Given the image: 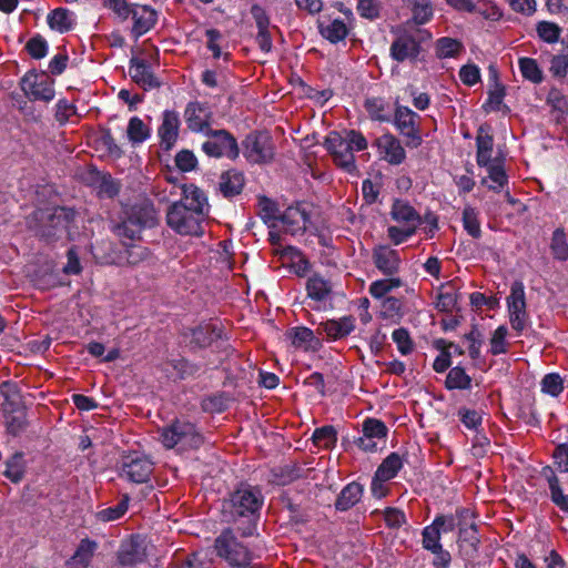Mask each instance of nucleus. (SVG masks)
Listing matches in <instances>:
<instances>
[{
    "mask_svg": "<svg viewBox=\"0 0 568 568\" xmlns=\"http://www.w3.org/2000/svg\"><path fill=\"white\" fill-rule=\"evenodd\" d=\"M207 213L209 203L203 191L190 184L183 187L182 199L168 209L166 222L179 234L200 236Z\"/></svg>",
    "mask_w": 568,
    "mask_h": 568,
    "instance_id": "obj_1",
    "label": "nucleus"
},
{
    "mask_svg": "<svg viewBox=\"0 0 568 568\" xmlns=\"http://www.w3.org/2000/svg\"><path fill=\"white\" fill-rule=\"evenodd\" d=\"M263 503L264 497L257 487L242 485L224 501L223 510L234 523L244 519L247 526L242 530V535L252 536Z\"/></svg>",
    "mask_w": 568,
    "mask_h": 568,
    "instance_id": "obj_2",
    "label": "nucleus"
},
{
    "mask_svg": "<svg viewBox=\"0 0 568 568\" xmlns=\"http://www.w3.org/2000/svg\"><path fill=\"white\" fill-rule=\"evenodd\" d=\"M160 440L168 449H197L203 444V436L196 427L184 420H175L160 432Z\"/></svg>",
    "mask_w": 568,
    "mask_h": 568,
    "instance_id": "obj_3",
    "label": "nucleus"
},
{
    "mask_svg": "<svg viewBox=\"0 0 568 568\" xmlns=\"http://www.w3.org/2000/svg\"><path fill=\"white\" fill-rule=\"evenodd\" d=\"M1 393L4 396L2 409L4 413L6 426L10 434L18 435L27 427V413L22 406L20 395L14 385L3 383Z\"/></svg>",
    "mask_w": 568,
    "mask_h": 568,
    "instance_id": "obj_4",
    "label": "nucleus"
},
{
    "mask_svg": "<svg viewBox=\"0 0 568 568\" xmlns=\"http://www.w3.org/2000/svg\"><path fill=\"white\" fill-rule=\"evenodd\" d=\"M217 555L234 567H246L252 555L245 545L240 542L231 529L222 531L215 539Z\"/></svg>",
    "mask_w": 568,
    "mask_h": 568,
    "instance_id": "obj_5",
    "label": "nucleus"
},
{
    "mask_svg": "<svg viewBox=\"0 0 568 568\" xmlns=\"http://www.w3.org/2000/svg\"><path fill=\"white\" fill-rule=\"evenodd\" d=\"M326 150L333 156L334 163L348 173H355L357 168L349 143L338 132H331L324 142Z\"/></svg>",
    "mask_w": 568,
    "mask_h": 568,
    "instance_id": "obj_6",
    "label": "nucleus"
},
{
    "mask_svg": "<svg viewBox=\"0 0 568 568\" xmlns=\"http://www.w3.org/2000/svg\"><path fill=\"white\" fill-rule=\"evenodd\" d=\"M507 306L511 327L518 333L523 332L528 321V314L526 312L525 287L521 282L516 281L511 284Z\"/></svg>",
    "mask_w": 568,
    "mask_h": 568,
    "instance_id": "obj_7",
    "label": "nucleus"
},
{
    "mask_svg": "<svg viewBox=\"0 0 568 568\" xmlns=\"http://www.w3.org/2000/svg\"><path fill=\"white\" fill-rule=\"evenodd\" d=\"M209 140L202 144V150L209 156L235 158L239 153L235 139L225 130L212 131L207 134Z\"/></svg>",
    "mask_w": 568,
    "mask_h": 568,
    "instance_id": "obj_8",
    "label": "nucleus"
},
{
    "mask_svg": "<svg viewBox=\"0 0 568 568\" xmlns=\"http://www.w3.org/2000/svg\"><path fill=\"white\" fill-rule=\"evenodd\" d=\"M21 88L33 100L49 102L54 98L53 81L45 73H27L22 78Z\"/></svg>",
    "mask_w": 568,
    "mask_h": 568,
    "instance_id": "obj_9",
    "label": "nucleus"
},
{
    "mask_svg": "<svg viewBox=\"0 0 568 568\" xmlns=\"http://www.w3.org/2000/svg\"><path fill=\"white\" fill-rule=\"evenodd\" d=\"M395 126L409 141L407 145L418 146L422 143L419 132V115L404 105H397L395 110Z\"/></svg>",
    "mask_w": 568,
    "mask_h": 568,
    "instance_id": "obj_10",
    "label": "nucleus"
},
{
    "mask_svg": "<svg viewBox=\"0 0 568 568\" xmlns=\"http://www.w3.org/2000/svg\"><path fill=\"white\" fill-rule=\"evenodd\" d=\"M212 110L209 104L190 102L184 110V120L193 132L211 133Z\"/></svg>",
    "mask_w": 568,
    "mask_h": 568,
    "instance_id": "obj_11",
    "label": "nucleus"
},
{
    "mask_svg": "<svg viewBox=\"0 0 568 568\" xmlns=\"http://www.w3.org/2000/svg\"><path fill=\"white\" fill-rule=\"evenodd\" d=\"M152 471V462L144 456L134 454L123 460L121 477L135 484H142L149 480Z\"/></svg>",
    "mask_w": 568,
    "mask_h": 568,
    "instance_id": "obj_12",
    "label": "nucleus"
},
{
    "mask_svg": "<svg viewBox=\"0 0 568 568\" xmlns=\"http://www.w3.org/2000/svg\"><path fill=\"white\" fill-rule=\"evenodd\" d=\"M455 529V518L444 515L437 516L434 521L423 529V547L426 550H440L442 532L453 531Z\"/></svg>",
    "mask_w": 568,
    "mask_h": 568,
    "instance_id": "obj_13",
    "label": "nucleus"
},
{
    "mask_svg": "<svg viewBox=\"0 0 568 568\" xmlns=\"http://www.w3.org/2000/svg\"><path fill=\"white\" fill-rule=\"evenodd\" d=\"M246 158L254 163H264L274 155L273 143L267 134H255L246 139Z\"/></svg>",
    "mask_w": 568,
    "mask_h": 568,
    "instance_id": "obj_14",
    "label": "nucleus"
},
{
    "mask_svg": "<svg viewBox=\"0 0 568 568\" xmlns=\"http://www.w3.org/2000/svg\"><path fill=\"white\" fill-rule=\"evenodd\" d=\"M118 561L121 566H134L145 560L146 548L144 540L139 536H132L123 541L118 551Z\"/></svg>",
    "mask_w": 568,
    "mask_h": 568,
    "instance_id": "obj_15",
    "label": "nucleus"
},
{
    "mask_svg": "<svg viewBox=\"0 0 568 568\" xmlns=\"http://www.w3.org/2000/svg\"><path fill=\"white\" fill-rule=\"evenodd\" d=\"M129 74L144 90L160 87V81L153 74L150 63L142 57H133L130 60Z\"/></svg>",
    "mask_w": 568,
    "mask_h": 568,
    "instance_id": "obj_16",
    "label": "nucleus"
},
{
    "mask_svg": "<svg viewBox=\"0 0 568 568\" xmlns=\"http://www.w3.org/2000/svg\"><path fill=\"white\" fill-rule=\"evenodd\" d=\"M70 212L64 207H55L50 213H41V219H45L47 223L41 227L42 237L51 240L63 233L69 224Z\"/></svg>",
    "mask_w": 568,
    "mask_h": 568,
    "instance_id": "obj_17",
    "label": "nucleus"
},
{
    "mask_svg": "<svg viewBox=\"0 0 568 568\" xmlns=\"http://www.w3.org/2000/svg\"><path fill=\"white\" fill-rule=\"evenodd\" d=\"M376 145L381 156L389 164L398 165L406 158V152L400 141L393 134H383L376 140Z\"/></svg>",
    "mask_w": 568,
    "mask_h": 568,
    "instance_id": "obj_18",
    "label": "nucleus"
},
{
    "mask_svg": "<svg viewBox=\"0 0 568 568\" xmlns=\"http://www.w3.org/2000/svg\"><path fill=\"white\" fill-rule=\"evenodd\" d=\"M130 18L133 21L132 33L135 38H139L154 27L158 13L149 6L133 4Z\"/></svg>",
    "mask_w": 568,
    "mask_h": 568,
    "instance_id": "obj_19",
    "label": "nucleus"
},
{
    "mask_svg": "<svg viewBox=\"0 0 568 568\" xmlns=\"http://www.w3.org/2000/svg\"><path fill=\"white\" fill-rule=\"evenodd\" d=\"M180 116L178 112L166 110L162 115V123L159 126L161 145L165 150L172 149L179 138Z\"/></svg>",
    "mask_w": 568,
    "mask_h": 568,
    "instance_id": "obj_20",
    "label": "nucleus"
},
{
    "mask_svg": "<svg viewBox=\"0 0 568 568\" xmlns=\"http://www.w3.org/2000/svg\"><path fill=\"white\" fill-rule=\"evenodd\" d=\"M354 329L355 318L349 315L321 323L317 332L325 333L328 339L337 341L348 336Z\"/></svg>",
    "mask_w": 568,
    "mask_h": 568,
    "instance_id": "obj_21",
    "label": "nucleus"
},
{
    "mask_svg": "<svg viewBox=\"0 0 568 568\" xmlns=\"http://www.w3.org/2000/svg\"><path fill=\"white\" fill-rule=\"evenodd\" d=\"M277 221H281L286 233L295 235L306 230L308 215L301 205L288 206Z\"/></svg>",
    "mask_w": 568,
    "mask_h": 568,
    "instance_id": "obj_22",
    "label": "nucleus"
},
{
    "mask_svg": "<svg viewBox=\"0 0 568 568\" xmlns=\"http://www.w3.org/2000/svg\"><path fill=\"white\" fill-rule=\"evenodd\" d=\"M476 162L479 166L488 165L491 162L500 160L499 158L493 159L494 138L490 133L489 126L481 125L478 129L476 136Z\"/></svg>",
    "mask_w": 568,
    "mask_h": 568,
    "instance_id": "obj_23",
    "label": "nucleus"
},
{
    "mask_svg": "<svg viewBox=\"0 0 568 568\" xmlns=\"http://www.w3.org/2000/svg\"><path fill=\"white\" fill-rule=\"evenodd\" d=\"M373 258L375 266L386 275H394L399 270L400 257L398 252L388 246L375 248Z\"/></svg>",
    "mask_w": 568,
    "mask_h": 568,
    "instance_id": "obj_24",
    "label": "nucleus"
},
{
    "mask_svg": "<svg viewBox=\"0 0 568 568\" xmlns=\"http://www.w3.org/2000/svg\"><path fill=\"white\" fill-rule=\"evenodd\" d=\"M419 53L418 42L410 36L398 37L390 47V54L394 60L403 62L415 59Z\"/></svg>",
    "mask_w": 568,
    "mask_h": 568,
    "instance_id": "obj_25",
    "label": "nucleus"
},
{
    "mask_svg": "<svg viewBox=\"0 0 568 568\" xmlns=\"http://www.w3.org/2000/svg\"><path fill=\"white\" fill-rule=\"evenodd\" d=\"M390 216L394 221L403 225H414L415 229L422 223V217L417 211L404 200H395L392 205Z\"/></svg>",
    "mask_w": 568,
    "mask_h": 568,
    "instance_id": "obj_26",
    "label": "nucleus"
},
{
    "mask_svg": "<svg viewBox=\"0 0 568 568\" xmlns=\"http://www.w3.org/2000/svg\"><path fill=\"white\" fill-rule=\"evenodd\" d=\"M190 343L196 347L203 348L210 346L215 339L221 337L222 328L212 323L201 324L192 329Z\"/></svg>",
    "mask_w": 568,
    "mask_h": 568,
    "instance_id": "obj_27",
    "label": "nucleus"
},
{
    "mask_svg": "<svg viewBox=\"0 0 568 568\" xmlns=\"http://www.w3.org/2000/svg\"><path fill=\"white\" fill-rule=\"evenodd\" d=\"M98 548V544L91 539H82L73 556L67 561L70 568H88Z\"/></svg>",
    "mask_w": 568,
    "mask_h": 568,
    "instance_id": "obj_28",
    "label": "nucleus"
},
{
    "mask_svg": "<svg viewBox=\"0 0 568 568\" xmlns=\"http://www.w3.org/2000/svg\"><path fill=\"white\" fill-rule=\"evenodd\" d=\"M483 168H486L488 176L481 180V184L487 185L488 189L495 192H500L508 183V176L503 160L500 159L488 165H483Z\"/></svg>",
    "mask_w": 568,
    "mask_h": 568,
    "instance_id": "obj_29",
    "label": "nucleus"
},
{
    "mask_svg": "<svg viewBox=\"0 0 568 568\" xmlns=\"http://www.w3.org/2000/svg\"><path fill=\"white\" fill-rule=\"evenodd\" d=\"M458 541L460 554L466 559H474L477 555L479 544L476 524H469V527L462 528Z\"/></svg>",
    "mask_w": 568,
    "mask_h": 568,
    "instance_id": "obj_30",
    "label": "nucleus"
},
{
    "mask_svg": "<svg viewBox=\"0 0 568 568\" xmlns=\"http://www.w3.org/2000/svg\"><path fill=\"white\" fill-rule=\"evenodd\" d=\"M292 344L304 351H315L320 347V341L314 336V332L307 327H293L287 334Z\"/></svg>",
    "mask_w": 568,
    "mask_h": 568,
    "instance_id": "obj_31",
    "label": "nucleus"
},
{
    "mask_svg": "<svg viewBox=\"0 0 568 568\" xmlns=\"http://www.w3.org/2000/svg\"><path fill=\"white\" fill-rule=\"evenodd\" d=\"M47 21L52 30L64 33L73 28L75 18L74 13L69 9L57 8L48 14Z\"/></svg>",
    "mask_w": 568,
    "mask_h": 568,
    "instance_id": "obj_32",
    "label": "nucleus"
},
{
    "mask_svg": "<svg viewBox=\"0 0 568 568\" xmlns=\"http://www.w3.org/2000/svg\"><path fill=\"white\" fill-rule=\"evenodd\" d=\"M219 186L225 197L235 196L243 190L244 175L236 170L226 171L221 175Z\"/></svg>",
    "mask_w": 568,
    "mask_h": 568,
    "instance_id": "obj_33",
    "label": "nucleus"
},
{
    "mask_svg": "<svg viewBox=\"0 0 568 568\" xmlns=\"http://www.w3.org/2000/svg\"><path fill=\"white\" fill-rule=\"evenodd\" d=\"M332 288V283L320 274H313L306 282L307 296L317 302L326 301Z\"/></svg>",
    "mask_w": 568,
    "mask_h": 568,
    "instance_id": "obj_34",
    "label": "nucleus"
},
{
    "mask_svg": "<svg viewBox=\"0 0 568 568\" xmlns=\"http://www.w3.org/2000/svg\"><path fill=\"white\" fill-rule=\"evenodd\" d=\"M542 476L546 478L552 503L558 506L562 511L568 513V495H564L557 476L551 467L542 469Z\"/></svg>",
    "mask_w": 568,
    "mask_h": 568,
    "instance_id": "obj_35",
    "label": "nucleus"
},
{
    "mask_svg": "<svg viewBox=\"0 0 568 568\" xmlns=\"http://www.w3.org/2000/svg\"><path fill=\"white\" fill-rule=\"evenodd\" d=\"M363 495V486L358 483H349L346 485L338 495L335 507L338 510L345 511L356 505Z\"/></svg>",
    "mask_w": 568,
    "mask_h": 568,
    "instance_id": "obj_36",
    "label": "nucleus"
},
{
    "mask_svg": "<svg viewBox=\"0 0 568 568\" xmlns=\"http://www.w3.org/2000/svg\"><path fill=\"white\" fill-rule=\"evenodd\" d=\"M404 6L412 11L413 21L416 24L427 23L434 16L430 0H402Z\"/></svg>",
    "mask_w": 568,
    "mask_h": 568,
    "instance_id": "obj_37",
    "label": "nucleus"
},
{
    "mask_svg": "<svg viewBox=\"0 0 568 568\" xmlns=\"http://www.w3.org/2000/svg\"><path fill=\"white\" fill-rule=\"evenodd\" d=\"M126 217L136 224L140 230L155 224V211L151 204L146 203L132 206Z\"/></svg>",
    "mask_w": 568,
    "mask_h": 568,
    "instance_id": "obj_38",
    "label": "nucleus"
},
{
    "mask_svg": "<svg viewBox=\"0 0 568 568\" xmlns=\"http://www.w3.org/2000/svg\"><path fill=\"white\" fill-rule=\"evenodd\" d=\"M151 133L150 128L138 116L129 120L126 128V135L132 144H140L149 139Z\"/></svg>",
    "mask_w": 568,
    "mask_h": 568,
    "instance_id": "obj_39",
    "label": "nucleus"
},
{
    "mask_svg": "<svg viewBox=\"0 0 568 568\" xmlns=\"http://www.w3.org/2000/svg\"><path fill=\"white\" fill-rule=\"evenodd\" d=\"M445 386L448 389H469L471 377L460 366L453 367L447 374Z\"/></svg>",
    "mask_w": 568,
    "mask_h": 568,
    "instance_id": "obj_40",
    "label": "nucleus"
},
{
    "mask_svg": "<svg viewBox=\"0 0 568 568\" xmlns=\"http://www.w3.org/2000/svg\"><path fill=\"white\" fill-rule=\"evenodd\" d=\"M467 12L477 13L484 19L491 21H496L501 18V11L499 8L489 0H477L476 2L471 1Z\"/></svg>",
    "mask_w": 568,
    "mask_h": 568,
    "instance_id": "obj_41",
    "label": "nucleus"
},
{
    "mask_svg": "<svg viewBox=\"0 0 568 568\" xmlns=\"http://www.w3.org/2000/svg\"><path fill=\"white\" fill-rule=\"evenodd\" d=\"M478 215V211L473 206L467 205L463 210V226L465 231L474 239H479L481 236Z\"/></svg>",
    "mask_w": 568,
    "mask_h": 568,
    "instance_id": "obj_42",
    "label": "nucleus"
},
{
    "mask_svg": "<svg viewBox=\"0 0 568 568\" xmlns=\"http://www.w3.org/2000/svg\"><path fill=\"white\" fill-rule=\"evenodd\" d=\"M403 467L402 457L397 453L387 456L376 470L378 478L392 479Z\"/></svg>",
    "mask_w": 568,
    "mask_h": 568,
    "instance_id": "obj_43",
    "label": "nucleus"
},
{
    "mask_svg": "<svg viewBox=\"0 0 568 568\" xmlns=\"http://www.w3.org/2000/svg\"><path fill=\"white\" fill-rule=\"evenodd\" d=\"M26 465L22 453H16L6 463L4 476L13 483H19L24 475Z\"/></svg>",
    "mask_w": 568,
    "mask_h": 568,
    "instance_id": "obj_44",
    "label": "nucleus"
},
{
    "mask_svg": "<svg viewBox=\"0 0 568 568\" xmlns=\"http://www.w3.org/2000/svg\"><path fill=\"white\" fill-rule=\"evenodd\" d=\"M312 439L315 446L328 449L335 446L337 442V433L333 426H323L315 429Z\"/></svg>",
    "mask_w": 568,
    "mask_h": 568,
    "instance_id": "obj_45",
    "label": "nucleus"
},
{
    "mask_svg": "<svg viewBox=\"0 0 568 568\" xmlns=\"http://www.w3.org/2000/svg\"><path fill=\"white\" fill-rule=\"evenodd\" d=\"M457 304V293L450 284H446L438 293L436 308L440 312H453Z\"/></svg>",
    "mask_w": 568,
    "mask_h": 568,
    "instance_id": "obj_46",
    "label": "nucleus"
},
{
    "mask_svg": "<svg viewBox=\"0 0 568 568\" xmlns=\"http://www.w3.org/2000/svg\"><path fill=\"white\" fill-rule=\"evenodd\" d=\"M550 248L555 258L559 261H566L568 258V243L562 229H556L554 231Z\"/></svg>",
    "mask_w": 568,
    "mask_h": 568,
    "instance_id": "obj_47",
    "label": "nucleus"
},
{
    "mask_svg": "<svg viewBox=\"0 0 568 568\" xmlns=\"http://www.w3.org/2000/svg\"><path fill=\"white\" fill-rule=\"evenodd\" d=\"M518 64L521 75L525 79L531 81L532 83H540L542 81V72L535 59L520 58Z\"/></svg>",
    "mask_w": 568,
    "mask_h": 568,
    "instance_id": "obj_48",
    "label": "nucleus"
},
{
    "mask_svg": "<svg viewBox=\"0 0 568 568\" xmlns=\"http://www.w3.org/2000/svg\"><path fill=\"white\" fill-rule=\"evenodd\" d=\"M258 215L261 219L268 223L271 227H275L280 216L276 215L277 209L273 201L267 197H260L257 204Z\"/></svg>",
    "mask_w": 568,
    "mask_h": 568,
    "instance_id": "obj_49",
    "label": "nucleus"
},
{
    "mask_svg": "<svg viewBox=\"0 0 568 568\" xmlns=\"http://www.w3.org/2000/svg\"><path fill=\"white\" fill-rule=\"evenodd\" d=\"M347 32L346 24L339 19H335L329 24L322 28L323 37L333 43L343 40L347 36Z\"/></svg>",
    "mask_w": 568,
    "mask_h": 568,
    "instance_id": "obj_50",
    "label": "nucleus"
},
{
    "mask_svg": "<svg viewBox=\"0 0 568 568\" xmlns=\"http://www.w3.org/2000/svg\"><path fill=\"white\" fill-rule=\"evenodd\" d=\"M536 30L539 38L548 43H556L559 40L561 33V28L558 24L549 21L538 22Z\"/></svg>",
    "mask_w": 568,
    "mask_h": 568,
    "instance_id": "obj_51",
    "label": "nucleus"
},
{
    "mask_svg": "<svg viewBox=\"0 0 568 568\" xmlns=\"http://www.w3.org/2000/svg\"><path fill=\"white\" fill-rule=\"evenodd\" d=\"M507 327L501 325L497 327L490 338V353L493 355L505 354L508 351V343L506 341Z\"/></svg>",
    "mask_w": 568,
    "mask_h": 568,
    "instance_id": "obj_52",
    "label": "nucleus"
},
{
    "mask_svg": "<svg viewBox=\"0 0 568 568\" xmlns=\"http://www.w3.org/2000/svg\"><path fill=\"white\" fill-rule=\"evenodd\" d=\"M463 45L459 41L452 38H442L437 41L436 50L439 58H452L457 55Z\"/></svg>",
    "mask_w": 568,
    "mask_h": 568,
    "instance_id": "obj_53",
    "label": "nucleus"
},
{
    "mask_svg": "<svg viewBox=\"0 0 568 568\" xmlns=\"http://www.w3.org/2000/svg\"><path fill=\"white\" fill-rule=\"evenodd\" d=\"M400 285L402 282L399 278L378 280L371 284L369 293L373 297L381 298L393 288L399 287Z\"/></svg>",
    "mask_w": 568,
    "mask_h": 568,
    "instance_id": "obj_54",
    "label": "nucleus"
},
{
    "mask_svg": "<svg viewBox=\"0 0 568 568\" xmlns=\"http://www.w3.org/2000/svg\"><path fill=\"white\" fill-rule=\"evenodd\" d=\"M540 386L542 393L551 396H558L564 389L562 378L557 373L545 375L541 379Z\"/></svg>",
    "mask_w": 568,
    "mask_h": 568,
    "instance_id": "obj_55",
    "label": "nucleus"
},
{
    "mask_svg": "<svg viewBox=\"0 0 568 568\" xmlns=\"http://www.w3.org/2000/svg\"><path fill=\"white\" fill-rule=\"evenodd\" d=\"M392 338L397 345V349L402 355H408L414 349V343L409 336V333L405 328H397L393 332Z\"/></svg>",
    "mask_w": 568,
    "mask_h": 568,
    "instance_id": "obj_56",
    "label": "nucleus"
},
{
    "mask_svg": "<svg viewBox=\"0 0 568 568\" xmlns=\"http://www.w3.org/2000/svg\"><path fill=\"white\" fill-rule=\"evenodd\" d=\"M151 257L150 251L142 245H129L125 248V260L129 265L135 266Z\"/></svg>",
    "mask_w": 568,
    "mask_h": 568,
    "instance_id": "obj_57",
    "label": "nucleus"
},
{
    "mask_svg": "<svg viewBox=\"0 0 568 568\" xmlns=\"http://www.w3.org/2000/svg\"><path fill=\"white\" fill-rule=\"evenodd\" d=\"M363 434L375 439H384L387 435V427L378 419L367 418L363 423Z\"/></svg>",
    "mask_w": 568,
    "mask_h": 568,
    "instance_id": "obj_58",
    "label": "nucleus"
},
{
    "mask_svg": "<svg viewBox=\"0 0 568 568\" xmlns=\"http://www.w3.org/2000/svg\"><path fill=\"white\" fill-rule=\"evenodd\" d=\"M129 498L125 497L114 507L105 508L98 513V518L102 521H113L122 517L128 510Z\"/></svg>",
    "mask_w": 568,
    "mask_h": 568,
    "instance_id": "obj_59",
    "label": "nucleus"
},
{
    "mask_svg": "<svg viewBox=\"0 0 568 568\" xmlns=\"http://www.w3.org/2000/svg\"><path fill=\"white\" fill-rule=\"evenodd\" d=\"M416 230L414 227V225H403L402 227L399 226H389L387 229V234H388V237L390 239V241L395 244V245H398V244H402L403 242H405L408 237L413 236L415 233H416Z\"/></svg>",
    "mask_w": 568,
    "mask_h": 568,
    "instance_id": "obj_60",
    "label": "nucleus"
},
{
    "mask_svg": "<svg viewBox=\"0 0 568 568\" xmlns=\"http://www.w3.org/2000/svg\"><path fill=\"white\" fill-rule=\"evenodd\" d=\"M386 526L390 529H398L406 524L404 511L398 508L388 507L383 511Z\"/></svg>",
    "mask_w": 568,
    "mask_h": 568,
    "instance_id": "obj_61",
    "label": "nucleus"
},
{
    "mask_svg": "<svg viewBox=\"0 0 568 568\" xmlns=\"http://www.w3.org/2000/svg\"><path fill=\"white\" fill-rule=\"evenodd\" d=\"M305 471H308V469H305L296 464L286 465L285 467H283L281 469L278 484L287 485V484L303 477Z\"/></svg>",
    "mask_w": 568,
    "mask_h": 568,
    "instance_id": "obj_62",
    "label": "nucleus"
},
{
    "mask_svg": "<svg viewBox=\"0 0 568 568\" xmlns=\"http://www.w3.org/2000/svg\"><path fill=\"white\" fill-rule=\"evenodd\" d=\"M82 271L80 256L77 247H71L67 252V264L63 266L62 272L65 275H78Z\"/></svg>",
    "mask_w": 568,
    "mask_h": 568,
    "instance_id": "obj_63",
    "label": "nucleus"
},
{
    "mask_svg": "<svg viewBox=\"0 0 568 568\" xmlns=\"http://www.w3.org/2000/svg\"><path fill=\"white\" fill-rule=\"evenodd\" d=\"M175 164L183 172H190L197 165V159L190 150H182L175 155Z\"/></svg>",
    "mask_w": 568,
    "mask_h": 568,
    "instance_id": "obj_64",
    "label": "nucleus"
}]
</instances>
